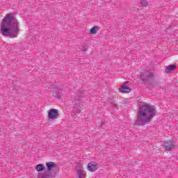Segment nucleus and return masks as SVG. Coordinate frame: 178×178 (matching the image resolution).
Instances as JSON below:
<instances>
[{
	"mask_svg": "<svg viewBox=\"0 0 178 178\" xmlns=\"http://www.w3.org/2000/svg\"><path fill=\"white\" fill-rule=\"evenodd\" d=\"M98 30H99V28H98V26H93L90 29V34H95V33H97V31H98Z\"/></svg>",
	"mask_w": 178,
	"mask_h": 178,
	"instance_id": "nucleus-15",
	"label": "nucleus"
},
{
	"mask_svg": "<svg viewBox=\"0 0 178 178\" xmlns=\"http://www.w3.org/2000/svg\"><path fill=\"white\" fill-rule=\"evenodd\" d=\"M110 106H111L112 108H115V109H118V104H116L115 102H111Z\"/></svg>",
	"mask_w": 178,
	"mask_h": 178,
	"instance_id": "nucleus-17",
	"label": "nucleus"
},
{
	"mask_svg": "<svg viewBox=\"0 0 178 178\" xmlns=\"http://www.w3.org/2000/svg\"><path fill=\"white\" fill-rule=\"evenodd\" d=\"M156 115L155 106L149 104H141L138 107L135 126H144L151 122V120Z\"/></svg>",
	"mask_w": 178,
	"mask_h": 178,
	"instance_id": "nucleus-2",
	"label": "nucleus"
},
{
	"mask_svg": "<svg viewBox=\"0 0 178 178\" xmlns=\"http://www.w3.org/2000/svg\"><path fill=\"white\" fill-rule=\"evenodd\" d=\"M36 170H38V172H44V170H45V166H44L43 164H38L36 165Z\"/></svg>",
	"mask_w": 178,
	"mask_h": 178,
	"instance_id": "nucleus-14",
	"label": "nucleus"
},
{
	"mask_svg": "<svg viewBox=\"0 0 178 178\" xmlns=\"http://www.w3.org/2000/svg\"><path fill=\"white\" fill-rule=\"evenodd\" d=\"M53 97H55V98H58V99H60L62 98V92H60L58 89L54 90Z\"/></svg>",
	"mask_w": 178,
	"mask_h": 178,
	"instance_id": "nucleus-11",
	"label": "nucleus"
},
{
	"mask_svg": "<svg viewBox=\"0 0 178 178\" xmlns=\"http://www.w3.org/2000/svg\"><path fill=\"white\" fill-rule=\"evenodd\" d=\"M100 129H105V124L102 123V124L100 125Z\"/></svg>",
	"mask_w": 178,
	"mask_h": 178,
	"instance_id": "nucleus-19",
	"label": "nucleus"
},
{
	"mask_svg": "<svg viewBox=\"0 0 178 178\" xmlns=\"http://www.w3.org/2000/svg\"><path fill=\"white\" fill-rule=\"evenodd\" d=\"M120 92H130L131 91V88L127 86H122L120 88Z\"/></svg>",
	"mask_w": 178,
	"mask_h": 178,
	"instance_id": "nucleus-13",
	"label": "nucleus"
},
{
	"mask_svg": "<svg viewBox=\"0 0 178 178\" xmlns=\"http://www.w3.org/2000/svg\"><path fill=\"white\" fill-rule=\"evenodd\" d=\"M140 80L149 90L155 88V86L160 83L159 81L155 80V74L151 72H140Z\"/></svg>",
	"mask_w": 178,
	"mask_h": 178,
	"instance_id": "nucleus-3",
	"label": "nucleus"
},
{
	"mask_svg": "<svg viewBox=\"0 0 178 178\" xmlns=\"http://www.w3.org/2000/svg\"><path fill=\"white\" fill-rule=\"evenodd\" d=\"M127 81H125L124 83V86H126V84H127Z\"/></svg>",
	"mask_w": 178,
	"mask_h": 178,
	"instance_id": "nucleus-20",
	"label": "nucleus"
},
{
	"mask_svg": "<svg viewBox=\"0 0 178 178\" xmlns=\"http://www.w3.org/2000/svg\"><path fill=\"white\" fill-rule=\"evenodd\" d=\"M140 3L141 6H145V7L148 6V1H147V0H141L140 1Z\"/></svg>",
	"mask_w": 178,
	"mask_h": 178,
	"instance_id": "nucleus-16",
	"label": "nucleus"
},
{
	"mask_svg": "<svg viewBox=\"0 0 178 178\" xmlns=\"http://www.w3.org/2000/svg\"><path fill=\"white\" fill-rule=\"evenodd\" d=\"M81 97L76 96L74 99L73 102V111L75 113H81Z\"/></svg>",
	"mask_w": 178,
	"mask_h": 178,
	"instance_id": "nucleus-4",
	"label": "nucleus"
},
{
	"mask_svg": "<svg viewBox=\"0 0 178 178\" xmlns=\"http://www.w3.org/2000/svg\"><path fill=\"white\" fill-rule=\"evenodd\" d=\"M177 65H169L165 68V73H170V72H173V70H175V69H177Z\"/></svg>",
	"mask_w": 178,
	"mask_h": 178,
	"instance_id": "nucleus-12",
	"label": "nucleus"
},
{
	"mask_svg": "<svg viewBox=\"0 0 178 178\" xmlns=\"http://www.w3.org/2000/svg\"><path fill=\"white\" fill-rule=\"evenodd\" d=\"M55 174L52 173L51 171L44 172L38 175L39 178H55Z\"/></svg>",
	"mask_w": 178,
	"mask_h": 178,
	"instance_id": "nucleus-7",
	"label": "nucleus"
},
{
	"mask_svg": "<svg viewBox=\"0 0 178 178\" xmlns=\"http://www.w3.org/2000/svg\"><path fill=\"white\" fill-rule=\"evenodd\" d=\"M80 49L82 50L83 52H86V51H87V47H81L80 48Z\"/></svg>",
	"mask_w": 178,
	"mask_h": 178,
	"instance_id": "nucleus-18",
	"label": "nucleus"
},
{
	"mask_svg": "<svg viewBox=\"0 0 178 178\" xmlns=\"http://www.w3.org/2000/svg\"><path fill=\"white\" fill-rule=\"evenodd\" d=\"M59 117V111L55 108H51L48 111V118L49 120H54V119H58Z\"/></svg>",
	"mask_w": 178,
	"mask_h": 178,
	"instance_id": "nucleus-6",
	"label": "nucleus"
},
{
	"mask_svg": "<svg viewBox=\"0 0 178 178\" xmlns=\"http://www.w3.org/2000/svg\"><path fill=\"white\" fill-rule=\"evenodd\" d=\"M76 178H86V172L83 168H79L76 170Z\"/></svg>",
	"mask_w": 178,
	"mask_h": 178,
	"instance_id": "nucleus-9",
	"label": "nucleus"
},
{
	"mask_svg": "<svg viewBox=\"0 0 178 178\" xmlns=\"http://www.w3.org/2000/svg\"><path fill=\"white\" fill-rule=\"evenodd\" d=\"M56 166V163L50 161L46 163V168L47 169V172H52L54 170V168Z\"/></svg>",
	"mask_w": 178,
	"mask_h": 178,
	"instance_id": "nucleus-10",
	"label": "nucleus"
},
{
	"mask_svg": "<svg viewBox=\"0 0 178 178\" xmlns=\"http://www.w3.org/2000/svg\"><path fill=\"white\" fill-rule=\"evenodd\" d=\"M163 147H164L165 151L170 152L172 149H175L176 145V139H170L168 140L164 141Z\"/></svg>",
	"mask_w": 178,
	"mask_h": 178,
	"instance_id": "nucleus-5",
	"label": "nucleus"
},
{
	"mask_svg": "<svg viewBox=\"0 0 178 178\" xmlns=\"http://www.w3.org/2000/svg\"><path fill=\"white\" fill-rule=\"evenodd\" d=\"M98 169V165H97V163L95 162H90L88 164V170L89 172H95Z\"/></svg>",
	"mask_w": 178,
	"mask_h": 178,
	"instance_id": "nucleus-8",
	"label": "nucleus"
},
{
	"mask_svg": "<svg viewBox=\"0 0 178 178\" xmlns=\"http://www.w3.org/2000/svg\"><path fill=\"white\" fill-rule=\"evenodd\" d=\"M20 31L19 21L13 13L7 14L1 24L0 33L3 37L16 38Z\"/></svg>",
	"mask_w": 178,
	"mask_h": 178,
	"instance_id": "nucleus-1",
	"label": "nucleus"
}]
</instances>
